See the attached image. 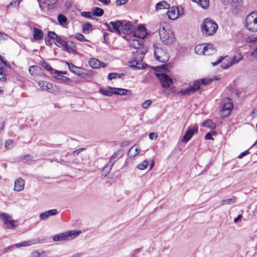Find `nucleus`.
<instances>
[{
	"label": "nucleus",
	"mask_w": 257,
	"mask_h": 257,
	"mask_svg": "<svg viewBox=\"0 0 257 257\" xmlns=\"http://www.w3.org/2000/svg\"><path fill=\"white\" fill-rule=\"evenodd\" d=\"M0 80H3L4 81L6 80V74L4 73L2 68H0Z\"/></svg>",
	"instance_id": "603ef678"
},
{
	"label": "nucleus",
	"mask_w": 257,
	"mask_h": 257,
	"mask_svg": "<svg viewBox=\"0 0 257 257\" xmlns=\"http://www.w3.org/2000/svg\"><path fill=\"white\" fill-rule=\"evenodd\" d=\"M192 2L197 3L199 6L204 9H206L209 6V0H191Z\"/></svg>",
	"instance_id": "2f4dec72"
},
{
	"label": "nucleus",
	"mask_w": 257,
	"mask_h": 257,
	"mask_svg": "<svg viewBox=\"0 0 257 257\" xmlns=\"http://www.w3.org/2000/svg\"><path fill=\"white\" fill-rule=\"evenodd\" d=\"M42 66L47 70L49 71H53V68L50 66V65L47 62H43L42 63Z\"/></svg>",
	"instance_id": "49530a36"
},
{
	"label": "nucleus",
	"mask_w": 257,
	"mask_h": 257,
	"mask_svg": "<svg viewBox=\"0 0 257 257\" xmlns=\"http://www.w3.org/2000/svg\"><path fill=\"white\" fill-rule=\"evenodd\" d=\"M104 25L107 28V29L108 31L111 33H113V30H112V28L110 26V24H109L107 23H105Z\"/></svg>",
	"instance_id": "e2e57ef3"
},
{
	"label": "nucleus",
	"mask_w": 257,
	"mask_h": 257,
	"mask_svg": "<svg viewBox=\"0 0 257 257\" xmlns=\"http://www.w3.org/2000/svg\"><path fill=\"white\" fill-rule=\"evenodd\" d=\"M89 64L91 67L93 69H97L100 67H105L106 64L103 62H100L95 58H91L89 60Z\"/></svg>",
	"instance_id": "a211bd4d"
},
{
	"label": "nucleus",
	"mask_w": 257,
	"mask_h": 257,
	"mask_svg": "<svg viewBox=\"0 0 257 257\" xmlns=\"http://www.w3.org/2000/svg\"><path fill=\"white\" fill-rule=\"evenodd\" d=\"M80 233V231L70 230L54 235L53 239L54 241L70 240L75 238Z\"/></svg>",
	"instance_id": "423d86ee"
},
{
	"label": "nucleus",
	"mask_w": 257,
	"mask_h": 257,
	"mask_svg": "<svg viewBox=\"0 0 257 257\" xmlns=\"http://www.w3.org/2000/svg\"><path fill=\"white\" fill-rule=\"evenodd\" d=\"M105 5H108L110 3V0H98Z\"/></svg>",
	"instance_id": "338daca9"
},
{
	"label": "nucleus",
	"mask_w": 257,
	"mask_h": 257,
	"mask_svg": "<svg viewBox=\"0 0 257 257\" xmlns=\"http://www.w3.org/2000/svg\"><path fill=\"white\" fill-rule=\"evenodd\" d=\"M170 8V5L164 1H161L157 4L156 6V10L162 9H168Z\"/></svg>",
	"instance_id": "473e14b6"
},
{
	"label": "nucleus",
	"mask_w": 257,
	"mask_h": 257,
	"mask_svg": "<svg viewBox=\"0 0 257 257\" xmlns=\"http://www.w3.org/2000/svg\"><path fill=\"white\" fill-rule=\"evenodd\" d=\"M38 85L44 90L49 91L52 87L51 83L45 81H40L38 82Z\"/></svg>",
	"instance_id": "cd10ccee"
},
{
	"label": "nucleus",
	"mask_w": 257,
	"mask_h": 257,
	"mask_svg": "<svg viewBox=\"0 0 257 257\" xmlns=\"http://www.w3.org/2000/svg\"><path fill=\"white\" fill-rule=\"evenodd\" d=\"M44 36L42 30L37 28H34L33 29V36L35 40L39 41L41 40Z\"/></svg>",
	"instance_id": "bb28decb"
},
{
	"label": "nucleus",
	"mask_w": 257,
	"mask_h": 257,
	"mask_svg": "<svg viewBox=\"0 0 257 257\" xmlns=\"http://www.w3.org/2000/svg\"><path fill=\"white\" fill-rule=\"evenodd\" d=\"M58 37L59 36L57 35L54 32L49 31L48 32V37L51 40L56 41Z\"/></svg>",
	"instance_id": "a19ab883"
},
{
	"label": "nucleus",
	"mask_w": 257,
	"mask_h": 257,
	"mask_svg": "<svg viewBox=\"0 0 257 257\" xmlns=\"http://www.w3.org/2000/svg\"><path fill=\"white\" fill-rule=\"evenodd\" d=\"M41 242V241L39 238H35L27 241H24L23 242L16 243L14 245L9 246L7 249V251L13 250L15 248L28 246L40 243Z\"/></svg>",
	"instance_id": "9d476101"
},
{
	"label": "nucleus",
	"mask_w": 257,
	"mask_h": 257,
	"mask_svg": "<svg viewBox=\"0 0 257 257\" xmlns=\"http://www.w3.org/2000/svg\"><path fill=\"white\" fill-rule=\"evenodd\" d=\"M154 54L156 60L162 63H165L169 59L168 53L163 49L159 47H155V46H154Z\"/></svg>",
	"instance_id": "6e6552de"
},
{
	"label": "nucleus",
	"mask_w": 257,
	"mask_h": 257,
	"mask_svg": "<svg viewBox=\"0 0 257 257\" xmlns=\"http://www.w3.org/2000/svg\"><path fill=\"white\" fill-rule=\"evenodd\" d=\"M233 107V103L229 100L224 102L220 111L219 115L221 117H225L228 115Z\"/></svg>",
	"instance_id": "f8f14e48"
},
{
	"label": "nucleus",
	"mask_w": 257,
	"mask_h": 257,
	"mask_svg": "<svg viewBox=\"0 0 257 257\" xmlns=\"http://www.w3.org/2000/svg\"><path fill=\"white\" fill-rule=\"evenodd\" d=\"M152 103V101L150 99H148L144 101L142 105V106L143 108L146 109L149 106H150Z\"/></svg>",
	"instance_id": "de8ad7c7"
},
{
	"label": "nucleus",
	"mask_w": 257,
	"mask_h": 257,
	"mask_svg": "<svg viewBox=\"0 0 257 257\" xmlns=\"http://www.w3.org/2000/svg\"><path fill=\"white\" fill-rule=\"evenodd\" d=\"M157 76L164 88H169L173 82L172 79L166 73L158 74Z\"/></svg>",
	"instance_id": "9b49d317"
},
{
	"label": "nucleus",
	"mask_w": 257,
	"mask_h": 257,
	"mask_svg": "<svg viewBox=\"0 0 257 257\" xmlns=\"http://www.w3.org/2000/svg\"><path fill=\"white\" fill-rule=\"evenodd\" d=\"M130 45L132 47L135 48L136 50L135 52H133V60L128 62L130 64L129 66L137 69H140L142 67V62L145 55L142 50L138 49L142 45L137 40H134Z\"/></svg>",
	"instance_id": "f257e3e1"
},
{
	"label": "nucleus",
	"mask_w": 257,
	"mask_h": 257,
	"mask_svg": "<svg viewBox=\"0 0 257 257\" xmlns=\"http://www.w3.org/2000/svg\"><path fill=\"white\" fill-rule=\"evenodd\" d=\"M55 45L58 47H62L63 50L69 53L75 54L77 53V47L73 41H66L59 36L54 42Z\"/></svg>",
	"instance_id": "39448f33"
},
{
	"label": "nucleus",
	"mask_w": 257,
	"mask_h": 257,
	"mask_svg": "<svg viewBox=\"0 0 257 257\" xmlns=\"http://www.w3.org/2000/svg\"><path fill=\"white\" fill-rule=\"evenodd\" d=\"M217 29V24L209 18L204 19L201 25V32L203 35L206 36L213 35L216 32Z\"/></svg>",
	"instance_id": "20e7f679"
},
{
	"label": "nucleus",
	"mask_w": 257,
	"mask_h": 257,
	"mask_svg": "<svg viewBox=\"0 0 257 257\" xmlns=\"http://www.w3.org/2000/svg\"><path fill=\"white\" fill-rule=\"evenodd\" d=\"M252 55L256 58L257 60V48L252 52Z\"/></svg>",
	"instance_id": "774afa93"
},
{
	"label": "nucleus",
	"mask_w": 257,
	"mask_h": 257,
	"mask_svg": "<svg viewBox=\"0 0 257 257\" xmlns=\"http://www.w3.org/2000/svg\"><path fill=\"white\" fill-rule=\"evenodd\" d=\"M24 185V180L21 178H18L15 180L14 189L16 191H21L23 190Z\"/></svg>",
	"instance_id": "b1692460"
},
{
	"label": "nucleus",
	"mask_w": 257,
	"mask_h": 257,
	"mask_svg": "<svg viewBox=\"0 0 257 257\" xmlns=\"http://www.w3.org/2000/svg\"><path fill=\"white\" fill-rule=\"evenodd\" d=\"M236 202V197H233L229 199H225L222 200L221 205H232L234 203H235Z\"/></svg>",
	"instance_id": "c9c22d12"
},
{
	"label": "nucleus",
	"mask_w": 257,
	"mask_h": 257,
	"mask_svg": "<svg viewBox=\"0 0 257 257\" xmlns=\"http://www.w3.org/2000/svg\"><path fill=\"white\" fill-rule=\"evenodd\" d=\"M41 253L37 250H34L32 251L30 255V257H40Z\"/></svg>",
	"instance_id": "3c124183"
},
{
	"label": "nucleus",
	"mask_w": 257,
	"mask_h": 257,
	"mask_svg": "<svg viewBox=\"0 0 257 257\" xmlns=\"http://www.w3.org/2000/svg\"><path fill=\"white\" fill-rule=\"evenodd\" d=\"M128 92L131 93V91L123 88H115L113 91L114 94L119 95H126Z\"/></svg>",
	"instance_id": "72a5a7b5"
},
{
	"label": "nucleus",
	"mask_w": 257,
	"mask_h": 257,
	"mask_svg": "<svg viewBox=\"0 0 257 257\" xmlns=\"http://www.w3.org/2000/svg\"><path fill=\"white\" fill-rule=\"evenodd\" d=\"M242 59V56L241 54L233 56L232 57L229 58L226 62H223L221 64V67L223 69H227L233 65L237 63Z\"/></svg>",
	"instance_id": "ddd939ff"
},
{
	"label": "nucleus",
	"mask_w": 257,
	"mask_h": 257,
	"mask_svg": "<svg viewBox=\"0 0 257 257\" xmlns=\"http://www.w3.org/2000/svg\"><path fill=\"white\" fill-rule=\"evenodd\" d=\"M127 2V0H116L115 3L117 6H120L126 4Z\"/></svg>",
	"instance_id": "5fc2aeb1"
},
{
	"label": "nucleus",
	"mask_w": 257,
	"mask_h": 257,
	"mask_svg": "<svg viewBox=\"0 0 257 257\" xmlns=\"http://www.w3.org/2000/svg\"><path fill=\"white\" fill-rule=\"evenodd\" d=\"M242 217V216L241 214L238 215L237 216V217H236V218H235L234 219V220H233L234 222L235 223H236L237 222H238V221H239V220H240L241 219V218Z\"/></svg>",
	"instance_id": "69168bd1"
},
{
	"label": "nucleus",
	"mask_w": 257,
	"mask_h": 257,
	"mask_svg": "<svg viewBox=\"0 0 257 257\" xmlns=\"http://www.w3.org/2000/svg\"><path fill=\"white\" fill-rule=\"evenodd\" d=\"M214 79H217L215 77L214 79L203 78L200 80H197L194 82L192 86L188 87L185 90H181L177 92L178 95H189L197 91L200 88L201 85H205L212 82Z\"/></svg>",
	"instance_id": "7ed1b4c3"
},
{
	"label": "nucleus",
	"mask_w": 257,
	"mask_h": 257,
	"mask_svg": "<svg viewBox=\"0 0 257 257\" xmlns=\"http://www.w3.org/2000/svg\"><path fill=\"white\" fill-rule=\"evenodd\" d=\"M245 27L251 32H257V11L248 14L245 19Z\"/></svg>",
	"instance_id": "0eeeda50"
},
{
	"label": "nucleus",
	"mask_w": 257,
	"mask_h": 257,
	"mask_svg": "<svg viewBox=\"0 0 257 257\" xmlns=\"http://www.w3.org/2000/svg\"><path fill=\"white\" fill-rule=\"evenodd\" d=\"M13 142L11 140H8L5 142V148L7 149H9L12 147Z\"/></svg>",
	"instance_id": "09e8293b"
},
{
	"label": "nucleus",
	"mask_w": 257,
	"mask_h": 257,
	"mask_svg": "<svg viewBox=\"0 0 257 257\" xmlns=\"http://www.w3.org/2000/svg\"><path fill=\"white\" fill-rule=\"evenodd\" d=\"M203 125L211 129L215 128V125L211 120H206L203 123Z\"/></svg>",
	"instance_id": "ea45409f"
},
{
	"label": "nucleus",
	"mask_w": 257,
	"mask_h": 257,
	"mask_svg": "<svg viewBox=\"0 0 257 257\" xmlns=\"http://www.w3.org/2000/svg\"><path fill=\"white\" fill-rule=\"evenodd\" d=\"M249 154V151L248 150H246L245 151H244L243 152L241 153L238 156V158H239V159H241L243 157L247 155V154Z\"/></svg>",
	"instance_id": "13d9d810"
},
{
	"label": "nucleus",
	"mask_w": 257,
	"mask_h": 257,
	"mask_svg": "<svg viewBox=\"0 0 257 257\" xmlns=\"http://www.w3.org/2000/svg\"><path fill=\"white\" fill-rule=\"evenodd\" d=\"M134 35L136 37L144 39L146 35V28L142 25H139L138 30L135 32Z\"/></svg>",
	"instance_id": "4be33fe9"
},
{
	"label": "nucleus",
	"mask_w": 257,
	"mask_h": 257,
	"mask_svg": "<svg viewBox=\"0 0 257 257\" xmlns=\"http://www.w3.org/2000/svg\"><path fill=\"white\" fill-rule=\"evenodd\" d=\"M121 155V152L120 151H117L113 154V155L111 157L110 159H111L113 158L114 160H116V158H118L119 157H120Z\"/></svg>",
	"instance_id": "8fccbe9b"
},
{
	"label": "nucleus",
	"mask_w": 257,
	"mask_h": 257,
	"mask_svg": "<svg viewBox=\"0 0 257 257\" xmlns=\"http://www.w3.org/2000/svg\"><path fill=\"white\" fill-rule=\"evenodd\" d=\"M149 138L150 140H155L157 138V135L155 133H151L149 135Z\"/></svg>",
	"instance_id": "6e6d98bb"
},
{
	"label": "nucleus",
	"mask_w": 257,
	"mask_h": 257,
	"mask_svg": "<svg viewBox=\"0 0 257 257\" xmlns=\"http://www.w3.org/2000/svg\"><path fill=\"white\" fill-rule=\"evenodd\" d=\"M84 149L83 148H81V149H78V150H75L73 152V155H74V156H77V155H78Z\"/></svg>",
	"instance_id": "052dcab7"
},
{
	"label": "nucleus",
	"mask_w": 257,
	"mask_h": 257,
	"mask_svg": "<svg viewBox=\"0 0 257 257\" xmlns=\"http://www.w3.org/2000/svg\"><path fill=\"white\" fill-rule=\"evenodd\" d=\"M75 38L81 41V42H88V41L87 40H86L84 36L82 35V34H79V33H77L75 34Z\"/></svg>",
	"instance_id": "37998d69"
},
{
	"label": "nucleus",
	"mask_w": 257,
	"mask_h": 257,
	"mask_svg": "<svg viewBox=\"0 0 257 257\" xmlns=\"http://www.w3.org/2000/svg\"><path fill=\"white\" fill-rule=\"evenodd\" d=\"M216 52L213 45L211 44H206L205 46V55H210Z\"/></svg>",
	"instance_id": "c85d7f7f"
},
{
	"label": "nucleus",
	"mask_w": 257,
	"mask_h": 257,
	"mask_svg": "<svg viewBox=\"0 0 257 257\" xmlns=\"http://www.w3.org/2000/svg\"><path fill=\"white\" fill-rule=\"evenodd\" d=\"M21 0H15L11 2L7 6L8 9H10L12 7H16L18 6Z\"/></svg>",
	"instance_id": "a18cd8bd"
},
{
	"label": "nucleus",
	"mask_w": 257,
	"mask_h": 257,
	"mask_svg": "<svg viewBox=\"0 0 257 257\" xmlns=\"http://www.w3.org/2000/svg\"><path fill=\"white\" fill-rule=\"evenodd\" d=\"M123 75V74H118L116 73H110L108 74V79L110 80L116 78H120Z\"/></svg>",
	"instance_id": "58836bf2"
},
{
	"label": "nucleus",
	"mask_w": 257,
	"mask_h": 257,
	"mask_svg": "<svg viewBox=\"0 0 257 257\" xmlns=\"http://www.w3.org/2000/svg\"><path fill=\"white\" fill-rule=\"evenodd\" d=\"M53 76L58 80H61L63 82L70 81V79L62 75V71L55 70L54 72H51Z\"/></svg>",
	"instance_id": "aec40b11"
},
{
	"label": "nucleus",
	"mask_w": 257,
	"mask_h": 257,
	"mask_svg": "<svg viewBox=\"0 0 257 257\" xmlns=\"http://www.w3.org/2000/svg\"><path fill=\"white\" fill-rule=\"evenodd\" d=\"M114 88H115L111 87H108L106 89L100 88L99 90V92L101 94H102L105 96H111L112 94H114L113 91H114Z\"/></svg>",
	"instance_id": "7c9ffc66"
},
{
	"label": "nucleus",
	"mask_w": 257,
	"mask_h": 257,
	"mask_svg": "<svg viewBox=\"0 0 257 257\" xmlns=\"http://www.w3.org/2000/svg\"><path fill=\"white\" fill-rule=\"evenodd\" d=\"M122 26L120 28V35L124 34L125 35H128L130 34L133 28V25L130 22H127L125 21H121Z\"/></svg>",
	"instance_id": "dca6fc26"
},
{
	"label": "nucleus",
	"mask_w": 257,
	"mask_h": 257,
	"mask_svg": "<svg viewBox=\"0 0 257 257\" xmlns=\"http://www.w3.org/2000/svg\"><path fill=\"white\" fill-rule=\"evenodd\" d=\"M29 72L33 76L40 75L42 73V69L38 66H31L29 68Z\"/></svg>",
	"instance_id": "5701e85b"
},
{
	"label": "nucleus",
	"mask_w": 257,
	"mask_h": 257,
	"mask_svg": "<svg viewBox=\"0 0 257 257\" xmlns=\"http://www.w3.org/2000/svg\"><path fill=\"white\" fill-rule=\"evenodd\" d=\"M134 147H135V146L132 147L128 151V155H130V157H135L136 155H137L138 154V153L140 151V150L138 148H136L135 149V152L134 153H132V150Z\"/></svg>",
	"instance_id": "c03bdc74"
},
{
	"label": "nucleus",
	"mask_w": 257,
	"mask_h": 257,
	"mask_svg": "<svg viewBox=\"0 0 257 257\" xmlns=\"http://www.w3.org/2000/svg\"><path fill=\"white\" fill-rule=\"evenodd\" d=\"M230 6L232 10L237 12L242 7V0H231L230 2Z\"/></svg>",
	"instance_id": "a878e982"
},
{
	"label": "nucleus",
	"mask_w": 257,
	"mask_h": 257,
	"mask_svg": "<svg viewBox=\"0 0 257 257\" xmlns=\"http://www.w3.org/2000/svg\"><path fill=\"white\" fill-rule=\"evenodd\" d=\"M167 14L169 19L175 20L180 16V11L177 7H173L167 12Z\"/></svg>",
	"instance_id": "f3484780"
},
{
	"label": "nucleus",
	"mask_w": 257,
	"mask_h": 257,
	"mask_svg": "<svg viewBox=\"0 0 257 257\" xmlns=\"http://www.w3.org/2000/svg\"><path fill=\"white\" fill-rule=\"evenodd\" d=\"M92 13L93 15L95 16L101 17L103 15L104 11L102 9L100 8L95 7L92 10Z\"/></svg>",
	"instance_id": "e433bc0d"
},
{
	"label": "nucleus",
	"mask_w": 257,
	"mask_h": 257,
	"mask_svg": "<svg viewBox=\"0 0 257 257\" xmlns=\"http://www.w3.org/2000/svg\"><path fill=\"white\" fill-rule=\"evenodd\" d=\"M116 160H114L112 158L110 159L107 164L104 167L102 170V174L106 176L111 170L112 166L115 162Z\"/></svg>",
	"instance_id": "393cba45"
},
{
	"label": "nucleus",
	"mask_w": 257,
	"mask_h": 257,
	"mask_svg": "<svg viewBox=\"0 0 257 257\" xmlns=\"http://www.w3.org/2000/svg\"><path fill=\"white\" fill-rule=\"evenodd\" d=\"M0 218L4 223V228L5 229H13L16 227L15 223L16 221L13 220L12 216L9 214L3 213L0 215Z\"/></svg>",
	"instance_id": "1a4fd4ad"
},
{
	"label": "nucleus",
	"mask_w": 257,
	"mask_h": 257,
	"mask_svg": "<svg viewBox=\"0 0 257 257\" xmlns=\"http://www.w3.org/2000/svg\"><path fill=\"white\" fill-rule=\"evenodd\" d=\"M110 25L112 26V30L113 33H116L118 35H120V28L122 26V22L121 21L116 20L115 21H111L110 22Z\"/></svg>",
	"instance_id": "412c9836"
},
{
	"label": "nucleus",
	"mask_w": 257,
	"mask_h": 257,
	"mask_svg": "<svg viewBox=\"0 0 257 257\" xmlns=\"http://www.w3.org/2000/svg\"><path fill=\"white\" fill-rule=\"evenodd\" d=\"M205 46V44H201L197 45L194 48L195 52L199 55H204Z\"/></svg>",
	"instance_id": "f704fd0d"
},
{
	"label": "nucleus",
	"mask_w": 257,
	"mask_h": 257,
	"mask_svg": "<svg viewBox=\"0 0 257 257\" xmlns=\"http://www.w3.org/2000/svg\"><path fill=\"white\" fill-rule=\"evenodd\" d=\"M148 165V162L146 160L144 161L142 163L139 164L137 168L141 170H143L147 168Z\"/></svg>",
	"instance_id": "79ce46f5"
},
{
	"label": "nucleus",
	"mask_w": 257,
	"mask_h": 257,
	"mask_svg": "<svg viewBox=\"0 0 257 257\" xmlns=\"http://www.w3.org/2000/svg\"><path fill=\"white\" fill-rule=\"evenodd\" d=\"M108 35L109 34L107 33H103V43H106L108 40Z\"/></svg>",
	"instance_id": "bf43d9fd"
},
{
	"label": "nucleus",
	"mask_w": 257,
	"mask_h": 257,
	"mask_svg": "<svg viewBox=\"0 0 257 257\" xmlns=\"http://www.w3.org/2000/svg\"><path fill=\"white\" fill-rule=\"evenodd\" d=\"M223 59H224V57H222V56H221L220 58H219L218 59V60L216 62H212V65H213V66H215V65H216L217 64H219V63H220V62L222 61V60H223Z\"/></svg>",
	"instance_id": "680f3d73"
},
{
	"label": "nucleus",
	"mask_w": 257,
	"mask_h": 257,
	"mask_svg": "<svg viewBox=\"0 0 257 257\" xmlns=\"http://www.w3.org/2000/svg\"><path fill=\"white\" fill-rule=\"evenodd\" d=\"M51 39L50 38H45V44L47 45V46H51L52 45V42L51 41Z\"/></svg>",
	"instance_id": "0e129e2a"
},
{
	"label": "nucleus",
	"mask_w": 257,
	"mask_h": 257,
	"mask_svg": "<svg viewBox=\"0 0 257 257\" xmlns=\"http://www.w3.org/2000/svg\"><path fill=\"white\" fill-rule=\"evenodd\" d=\"M81 15L87 18H91L92 16L90 12H83L81 13Z\"/></svg>",
	"instance_id": "864d4df0"
},
{
	"label": "nucleus",
	"mask_w": 257,
	"mask_h": 257,
	"mask_svg": "<svg viewBox=\"0 0 257 257\" xmlns=\"http://www.w3.org/2000/svg\"><path fill=\"white\" fill-rule=\"evenodd\" d=\"M57 20L59 24L63 27H65L68 24V19L63 14L58 15L57 16Z\"/></svg>",
	"instance_id": "c756f323"
},
{
	"label": "nucleus",
	"mask_w": 257,
	"mask_h": 257,
	"mask_svg": "<svg viewBox=\"0 0 257 257\" xmlns=\"http://www.w3.org/2000/svg\"><path fill=\"white\" fill-rule=\"evenodd\" d=\"M57 212V210L55 209H51L41 213L39 215V218L41 220H45L50 216L55 215Z\"/></svg>",
	"instance_id": "6ab92c4d"
},
{
	"label": "nucleus",
	"mask_w": 257,
	"mask_h": 257,
	"mask_svg": "<svg viewBox=\"0 0 257 257\" xmlns=\"http://www.w3.org/2000/svg\"><path fill=\"white\" fill-rule=\"evenodd\" d=\"M66 63L67 64L69 70L72 72L81 76L82 78L87 75V73H86V70L85 69L76 66L73 64L69 63L68 62H66Z\"/></svg>",
	"instance_id": "4468645a"
},
{
	"label": "nucleus",
	"mask_w": 257,
	"mask_h": 257,
	"mask_svg": "<svg viewBox=\"0 0 257 257\" xmlns=\"http://www.w3.org/2000/svg\"><path fill=\"white\" fill-rule=\"evenodd\" d=\"M198 133V126L195 125L193 127H189L188 131L185 133L182 142L184 143L188 142L192 137L194 134Z\"/></svg>",
	"instance_id": "2eb2a0df"
},
{
	"label": "nucleus",
	"mask_w": 257,
	"mask_h": 257,
	"mask_svg": "<svg viewBox=\"0 0 257 257\" xmlns=\"http://www.w3.org/2000/svg\"><path fill=\"white\" fill-rule=\"evenodd\" d=\"M82 29H83V32L85 34H86V33L88 34V33H89V31L92 30V25L89 23H85L83 25Z\"/></svg>",
	"instance_id": "4c0bfd02"
},
{
	"label": "nucleus",
	"mask_w": 257,
	"mask_h": 257,
	"mask_svg": "<svg viewBox=\"0 0 257 257\" xmlns=\"http://www.w3.org/2000/svg\"><path fill=\"white\" fill-rule=\"evenodd\" d=\"M205 139L206 140H213L212 137V132L207 133L205 136Z\"/></svg>",
	"instance_id": "4d7b16f0"
},
{
	"label": "nucleus",
	"mask_w": 257,
	"mask_h": 257,
	"mask_svg": "<svg viewBox=\"0 0 257 257\" xmlns=\"http://www.w3.org/2000/svg\"><path fill=\"white\" fill-rule=\"evenodd\" d=\"M159 34L161 41L166 45L173 44L175 40L174 33L167 23L160 24Z\"/></svg>",
	"instance_id": "f03ea898"
}]
</instances>
